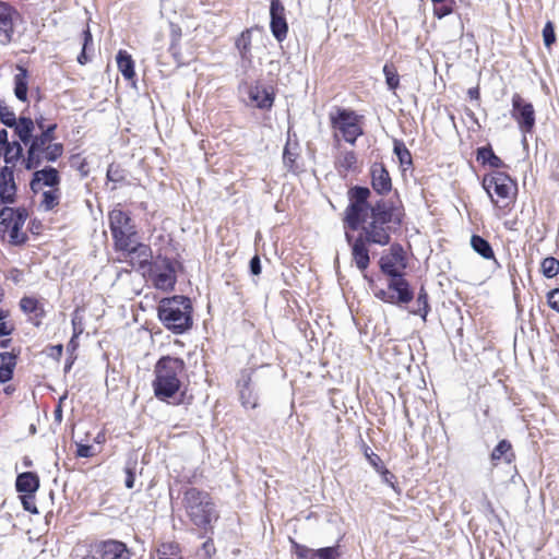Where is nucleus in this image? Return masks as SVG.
<instances>
[{
  "mask_svg": "<svg viewBox=\"0 0 559 559\" xmlns=\"http://www.w3.org/2000/svg\"><path fill=\"white\" fill-rule=\"evenodd\" d=\"M370 190L365 187H354L349 190L350 203L344 213L345 227L359 231V237L369 245L386 246L391 234L401 225L403 213L390 201H378L369 205Z\"/></svg>",
  "mask_w": 559,
  "mask_h": 559,
  "instance_id": "obj_1",
  "label": "nucleus"
},
{
  "mask_svg": "<svg viewBox=\"0 0 559 559\" xmlns=\"http://www.w3.org/2000/svg\"><path fill=\"white\" fill-rule=\"evenodd\" d=\"M56 123L40 133H35V123L28 117H22L17 127V136L27 147L22 163L27 170L38 169L43 164L57 162L64 153V146L56 141Z\"/></svg>",
  "mask_w": 559,
  "mask_h": 559,
  "instance_id": "obj_2",
  "label": "nucleus"
},
{
  "mask_svg": "<svg viewBox=\"0 0 559 559\" xmlns=\"http://www.w3.org/2000/svg\"><path fill=\"white\" fill-rule=\"evenodd\" d=\"M185 373V361L177 357L163 356L154 367L152 382L155 396L163 402L175 399L181 388Z\"/></svg>",
  "mask_w": 559,
  "mask_h": 559,
  "instance_id": "obj_3",
  "label": "nucleus"
},
{
  "mask_svg": "<svg viewBox=\"0 0 559 559\" xmlns=\"http://www.w3.org/2000/svg\"><path fill=\"white\" fill-rule=\"evenodd\" d=\"M191 309L187 297L164 298L158 306V318L168 330L181 334L192 325Z\"/></svg>",
  "mask_w": 559,
  "mask_h": 559,
  "instance_id": "obj_4",
  "label": "nucleus"
},
{
  "mask_svg": "<svg viewBox=\"0 0 559 559\" xmlns=\"http://www.w3.org/2000/svg\"><path fill=\"white\" fill-rule=\"evenodd\" d=\"M183 501L190 521L205 532L211 530L212 524L218 519L211 496L197 488H190L185 492Z\"/></svg>",
  "mask_w": 559,
  "mask_h": 559,
  "instance_id": "obj_5",
  "label": "nucleus"
},
{
  "mask_svg": "<svg viewBox=\"0 0 559 559\" xmlns=\"http://www.w3.org/2000/svg\"><path fill=\"white\" fill-rule=\"evenodd\" d=\"M483 187L499 209H506L514 202L516 183L504 173L497 171L485 176Z\"/></svg>",
  "mask_w": 559,
  "mask_h": 559,
  "instance_id": "obj_6",
  "label": "nucleus"
},
{
  "mask_svg": "<svg viewBox=\"0 0 559 559\" xmlns=\"http://www.w3.org/2000/svg\"><path fill=\"white\" fill-rule=\"evenodd\" d=\"M0 237L9 243L17 246L25 242L27 236L22 228L28 217L25 207H3L0 212Z\"/></svg>",
  "mask_w": 559,
  "mask_h": 559,
  "instance_id": "obj_7",
  "label": "nucleus"
},
{
  "mask_svg": "<svg viewBox=\"0 0 559 559\" xmlns=\"http://www.w3.org/2000/svg\"><path fill=\"white\" fill-rule=\"evenodd\" d=\"M332 128L342 134L343 139L354 144L362 134V117L353 110L337 108L330 114Z\"/></svg>",
  "mask_w": 559,
  "mask_h": 559,
  "instance_id": "obj_8",
  "label": "nucleus"
},
{
  "mask_svg": "<svg viewBox=\"0 0 559 559\" xmlns=\"http://www.w3.org/2000/svg\"><path fill=\"white\" fill-rule=\"evenodd\" d=\"M109 227L116 250L127 249L135 239V227L132 225L130 216L120 209H114L109 213Z\"/></svg>",
  "mask_w": 559,
  "mask_h": 559,
  "instance_id": "obj_9",
  "label": "nucleus"
},
{
  "mask_svg": "<svg viewBox=\"0 0 559 559\" xmlns=\"http://www.w3.org/2000/svg\"><path fill=\"white\" fill-rule=\"evenodd\" d=\"M512 118L523 134L531 133L535 127V110L531 103L519 94L512 96Z\"/></svg>",
  "mask_w": 559,
  "mask_h": 559,
  "instance_id": "obj_10",
  "label": "nucleus"
},
{
  "mask_svg": "<svg viewBox=\"0 0 559 559\" xmlns=\"http://www.w3.org/2000/svg\"><path fill=\"white\" fill-rule=\"evenodd\" d=\"M379 265L381 271L391 278L403 276L402 272L406 267V263L402 247L391 246L390 251L380 258Z\"/></svg>",
  "mask_w": 559,
  "mask_h": 559,
  "instance_id": "obj_11",
  "label": "nucleus"
},
{
  "mask_svg": "<svg viewBox=\"0 0 559 559\" xmlns=\"http://www.w3.org/2000/svg\"><path fill=\"white\" fill-rule=\"evenodd\" d=\"M270 27L273 36L283 41L288 32V25L285 16V7L280 0H272L270 5Z\"/></svg>",
  "mask_w": 559,
  "mask_h": 559,
  "instance_id": "obj_12",
  "label": "nucleus"
},
{
  "mask_svg": "<svg viewBox=\"0 0 559 559\" xmlns=\"http://www.w3.org/2000/svg\"><path fill=\"white\" fill-rule=\"evenodd\" d=\"M94 552L99 559H131L130 550L126 544L114 539L95 545Z\"/></svg>",
  "mask_w": 559,
  "mask_h": 559,
  "instance_id": "obj_13",
  "label": "nucleus"
},
{
  "mask_svg": "<svg viewBox=\"0 0 559 559\" xmlns=\"http://www.w3.org/2000/svg\"><path fill=\"white\" fill-rule=\"evenodd\" d=\"M59 183V171L53 167H45L34 173L33 179L31 181V189L35 193H37L41 191L45 187H49L50 189H57Z\"/></svg>",
  "mask_w": 559,
  "mask_h": 559,
  "instance_id": "obj_14",
  "label": "nucleus"
},
{
  "mask_svg": "<svg viewBox=\"0 0 559 559\" xmlns=\"http://www.w3.org/2000/svg\"><path fill=\"white\" fill-rule=\"evenodd\" d=\"M17 12L7 2L0 1V43L7 45L11 41L14 31V19Z\"/></svg>",
  "mask_w": 559,
  "mask_h": 559,
  "instance_id": "obj_15",
  "label": "nucleus"
},
{
  "mask_svg": "<svg viewBox=\"0 0 559 559\" xmlns=\"http://www.w3.org/2000/svg\"><path fill=\"white\" fill-rule=\"evenodd\" d=\"M346 240L352 247V259L355 265L361 271H366L370 263L368 246L365 239L359 236L353 240V236L346 233Z\"/></svg>",
  "mask_w": 559,
  "mask_h": 559,
  "instance_id": "obj_16",
  "label": "nucleus"
},
{
  "mask_svg": "<svg viewBox=\"0 0 559 559\" xmlns=\"http://www.w3.org/2000/svg\"><path fill=\"white\" fill-rule=\"evenodd\" d=\"M388 286L393 294L394 305L408 304L413 300L414 293L409 283L403 276L391 278Z\"/></svg>",
  "mask_w": 559,
  "mask_h": 559,
  "instance_id": "obj_17",
  "label": "nucleus"
},
{
  "mask_svg": "<svg viewBox=\"0 0 559 559\" xmlns=\"http://www.w3.org/2000/svg\"><path fill=\"white\" fill-rule=\"evenodd\" d=\"M16 192L14 170L4 166L0 170V198L3 203H12Z\"/></svg>",
  "mask_w": 559,
  "mask_h": 559,
  "instance_id": "obj_18",
  "label": "nucleus"
},
{
  "mask_svg": "<svg viewBox=\"0 0 559 559\" xmlns=\"http://www.w3.org/2000/svg\"><path fill=\"white\" fill-rule=\"evenodd\" d=\"M372 188L378 193H386L392 188V182L388 170L382 164H373L371 167Z\"/></svg>",
  "mask_w": 559,
  "mask_h": 559,
  "instance_id": "obj_19",
  "label": "nucleus"
},
{
  "mask_svg": "<svg viewBox=\"0 0 559 559\" xmlns=\"http://www.w3.org/2000/svg\"><path fill=\"white\" fill-rule=\"evenodd\" d=\"M20 308L29 317V321H32L36 326L41 323L45 310L43 305L36 298L28 296L23 297L20 300Z\"/></svg>",
  "mask_w": 559,
  "mask_h": 559,
  "instance_id": "obj_20",
  "label": "nucleus"
},
{
  "mask_svg": "<svg viewBox=\"0 0 559 559\" xmlns=\"http://www.w3.org/2000/svg\"><path fill=\"white\" fill-rule=\"evenodd\" d=\"M248 97L251 104L260 109H270L274 102L273 94L258 85L248 88Z\"/></svg>",
  "mask_w": 559,
  "mask_h": 559,
  "instance_id": "obj_21",
  "label": "nucleus"
},
{
  "mask_svg": "<svg viewBox=\"0 0 559 559\" xmlns=\"http://www.w3.org/2000/svg\"><path fill=\"white\" fill-rule=\"evenodd\" d=\"M120 251L126 252L131 259H135L139 266L146 265L151 258L152 251L148 246L138 242L135 239L130 242V246L127 249H121Z\"/></svg>",
  "mask_w": 559,
  "mask_h": 559,
  "instance_id": "obj_22",
  "label": "nucleus"
},
{
  "mask_svg": "<svg viewBox=\"0 0 559 559\" xmlns=\"http://www.w3.org/2000/svg\"><path fill=\"white\" fill-rule=\"evenodd\" d=\"M16 490L33 496L39 487L38 476L31 472L22 473L16 478Z\"/></svg>",
  "mask_w": 559,
  "mask_h": 559,
  "instance_id": "obj_23",
  "label": "nucleus"
},
{
  "mask_svg": "<svg viewBox=\"0 0 559 559\" xmlns=\"http://www.w3.org/2000/svg\"><path fill=\"white\" fill-rule=\"evenodd\" d=\"M117 66L124 79L131 80L134 78V62L126 50H119L116 57Z\"/></svg>",
  "mask_w": 559,
  "mask_h": 559,
  "instance_id": "obj_24",
  "label": "nucleus"
},
{
  "mask_svg": "<svg viewBox=\"0 0 559 559\" xmlns=\"http://www.w3.org/2000/svg\"><path fill=\"white\" fill-rule=\"evenodd\" d=\"M335 165L338 171H355L357 169V156L353 151H341Z\"/></svg>",
  "mask_w": 559,
  "mask_h": 559,
  "instance_id": "obj_25",
  "label": "nucleus"
},
{
  "mask_svg": "<svg viewBox=\"0 0 559 559\" xmlns=\"http://www.w3.org/2000/svg\"><path fill=\"white\" fill-rule=\"evenodd\" d=\"M0 150L3 151L4 154V162L5 166L14 168L16 162L22 157L23 154V147L20 142H11V144H8Z\"/></svg>",
  "mask_w": 559,
  "mask_h": 559,
  "instance_id": "obj_26",
  "label": "nucleus"
},
{
  "mask_svg": "<svg viewBox=\"0 0 559 559\" xmlns=\"http://www.w3.org/2000/svg\"><path fill=\"white\" fill-rule=\"evenodd\" d=\"M477 160L493 168H500L503 165L502 160L489 146L479 147L477 150Z\"/></svg>",
  "mask_w": 559,
  "mask_h": 559,
  "instance_id": "obj_27",
  "label": "nucleus"
},
{
  "mask_svg": "<svg viewBox=\"0 0 559 559\" xmlns=\"http://www.w3.org/2000/svg\"><path fill=\"white\" fill-rule=\"evenodd\" d=\"M472 248L484 259H493L495 254L490 243L480 236L474 235L471 238Z\"/></svg>",
  "mask_w": 559,
  "mask_h": 559,
  "instance_id": "obj_28",
  "label": "nucleus"
},
{
  "mask_svg": "<svg viewBox=\"0 0 559 559\" xmlns=\"http://www.w3.org/2000/svg\"><path fill=\"white\" fill-rule=\"evenodd\" d=\"M14 94L15 96L22 100H26L27 96V73L26 70L20 68L19 73L14 76Z\"/></svg>",
  "mask_w": 559,
  "mask_h": 559,
  "instance_id": "obj_29",
  "label": "nucleus"
},
{
  "mask_svg": "<svg viewBox=\"0 0 559 559\" xmlns=\"http://www.w3.org/2000/svg\"><path fill=\"white\" fill-rule=\"evenodd\" d=\"M0 357L3 364L0 366V382H7L12 378L15 357L10 353H1Z\"/></svg>",
  "mask_w": 559,
  "mask_h": 559,
  "instance_id": "obj_30",
  "label": "nucleus"
},
{
  "mask_svg": "<svg viewBox=\"0 0 559 559\" xmlns=\"http://www.w3.org/2000/svg\"><path fill=\"white\" fill-rule=\"evenodd\" d=\"M250 378H248L243 385L240 389V400L241 404L246 408H255L258 405V396L257 394L251 390L250 385Z\"/></svg>",
  "mask_w": 559,
  "mask_h": 559,
  "instance_id": "obj_31",
  "label": "nucleus"
},
{
  "mask_svg": "<svg viewBox=\"0 0 559 559\" xmlns=\"http://www.w3.org/2000/svg\"><path fill=\"white\" fill-rule=\"evenodd\" d=\"M21 118L16 119L15 114L4 104H0V121L9 128H14L17 135V127L21 123Z\"/></svg>",
  "mask_w": 559,
  "mask_h": 559,
  "instance_id": "obj_32",
  "label": "nucleus"
},
{
  "mask_svg": "<svg viewBox=\"0 0 559 559\" xmlns=\"http://www.w3.org/2000/svg\"><path fill=\"white\" fill-rule=\"evenodd\" d=\"M60 189H50L43 192L40 207L45 211H50L59 204Z\"/></svg>",
  "mask_w": 559,
  "mask_h": 559,
  "instance_id": "obj_33",
  "label": "nucleus"
},
{
  "mask_svg": "<svg viewBox=\"0 0 559 559\" xmlns=\"http://www.w3.org/2000/svg\"><path fill=\"white\" fill-rule=\"evenodd\" d=\"M393 151L397 156L401 165L411 166L412 165V155L408 148L402 141L395 140Z\"/></svg>",
  "mask_w": 559,
  "mask_h": 559,
  "instance_id": "obj_34",
  "label": "nucleus"
},
{
  "mask_svg": "<svg viewBox=\"0 0 559 559\" xmlns=\"http://www.w3.org/2000/svg\"><path fill=\"white\" fill-rule=\"evenodd\" d=\"M540 267L544 276L552 278L559 273V261L552 257L545 258Z\"/></svg>",
  "mask_w": 559,
  "mask_h": 559,
  "instance_id": "obj_35",
  "label": "nucleus"
},
{
  "mask_svg": "<svg viewBox=\"0 0 559 559\" xmlns=\"http://www.w3.org/2000/svg\"><path fill=\"white\" fill-rule=\"evenodd\" d=\"M236 46L242 58H247L251 46V32H242L236 41Z\"/></svg>",
  "mask_w": 559,
  "mask_h": 559,
  "instance_id": "obj_36",
  "label": "nucleus"
},
{
  "mask_svg": "<svg viewBox=\"0 0 559 559\" xmlns=\"http://www.w3.org/2000/svg\"><path fill=\"white\" fill-rule=\"evenodd\" d=\"M417 304H418V309L416 311H413V313L418 314L424 320H426V317L429 312V304H428V295L424 287H421L418 293Z\"/></svg>",
  "mask_w": 559,
  "mask_h": 559,
  "instance_id": "obj_37",
  "label": "nucleus"
},
{
  "mask_svg": "<svg viewBox=\"0 0 559 559\" xmlns=\"http://www.w3.org/2000/svg\"><path fill=\"white\" fill-rule=\"evenodd\" d=\"M174 284L175 278L170 271L158 273L155 276V286L159 289L173 288Z\"/></svg>",
  "mask_w": 559,
  "mask_h": 559,
  "instance_id": "obj_38",
  "label": "nucleus"
},
{
  "mask_svg": "<svg viewBox=\"0 0 559 559\" xmlns=\"http://www.w3.org/2000/svg\"><path fill=\"white\" fill-rule=\"evenodd\" d=\"M383 73L385 75V81L390 90H395L399 86V75L393 67L385 64L383 67Z\"/></svg>",
  "mask_w": 559,
  "mask_h": 559,
  "instance_id": "obj_39",
  "label": "nucleus"
},
{
  "mask_svg": "<svg viewBox=\"0 0 559 559\" xmlns=\"http://www.w3.org/2000/svg\"><path fill=\"white\" fill-rule=\"evenodd\" d=\"M158 557L174 558L179 554V546L175 543H164L157 549Z\"/></svg>",
  "mask_w": 559,
  "mask_h": 559,
  "instance_id": "obj_40",
  "label": "nucleus"
},
{
  "mask_svg": "<svg viewBox=\"0 0 559 559\" xmlns=\"http://www.w3.org/2000/svg\"><path fill=\"white\" fill-rule=\"evenodd\" d=\"M72 328L74 336H80L84 331V318L80 309H75L72 313Z\"/></svg>",
  "mask_w": 559,
  "mask_h": 559,
  "instance_id": "obj_41",
  "label": "nucleus"
},
{
  "mask_svg": "<svg viewBox=\"0 0 559 559\" xmlns=\"http://www.w3.org/2000/svg\"><path fill=\"white\" fill-rule=\"evenodd\" d=\"M83 39H84L83 48H82L81 53L78 57V62L80 64H85L88 60V58L86 56V50H87L88 46L92 45V41H93L92 34H91L88 27L83 31Z\"/></svg>",
  "mask_w": 559,
  "mask_h": 559,
  "instance_id": "obj_42",
  "label": "nucleus"
},
{
  "mask_svg": "<svg viewBox=\"0 0 559 559\" xmlns=\"http://www.w3.org/2000/svg\"><path fill=\"white\" fill-rule=\"evenodd\" d=\"M313 557L320 559H337L340 557L338 548L336 546L325 547L314 550Z\"/></svg>",
  "mask_w": 559,
  "mask_h": 559,
  "instance_id": "obj_43",
  "label": "nucleus"
},
{
  "mask_svg": "<svg viewBox=\"0 0 559 559\" xmlns=\"http://www.w3.org/2000/svg\"><path fill=\"white\" fill-rule=\"evenodd\" d=\"M511 450V444L507 440L500 441L491 453L492 461L500 460Z\"/></svg>",
  "mask_w": 559,
  "mask_h": 559,
  "instance_id": "obj_44",
  "label": "nucleus"
},
{
  "mask_svg": "<svg viewBox=\"0 0 559 559\" xmlns=\"http://www.w3.org/2000/svg\"><path fill=\"white\" fill-rule=\"evenodd\" d=\"M543 38L546 47H550L556 41L554 25L547 22L543 28Z\"/></svg>",
  "mask_w": 559,
  "mask_h": 559,
  "instance_id": "obj_45",
  "label": "nucleus"
},
{
  "mask_svg": "<svg viewBox=\"0 0 559 559\" xmlns=\"http://www.w3.org/2000/svg\"><path fill=\"white\" fill-rule=\"evenodd\" d=\"M292 544H293V549H294V552L296 554V556L300 559H309V558H313V552L314 550L313 549H310L304 545H300L294 540H292Z\"/></svg>",
  "mask_w": 559,
  "mask_h": 559,
  "instance_id": "obj_46",
  "label": "nucleus"
},
{
  "mask_svg": "<svg viewBox=\"0 0 559 559\" xmlns=\"http://www.w3.org/2000/svg\"><path fill=\"white\" fill-rule=\"evenodd\" d=\"M436 7L433 9V13L437 17L442 19L445 15H449L452 12V7L449 4L442 3H435Z\"/></svg>",
  "mask_w": 559,
  "mask_h": 559,
  "instance_id": "obj_47",
  "label": "nucleus"
},
{
  "mask_svg": "<svg viewBox=\"0 0 559 559\" xmlns=\"http://www.w3.org/2000/svg\"><path fill=\"white\" fill-rule=\"evenodd\" d=\"M374 296L383 302L394 305L393 294L391 293V290L389 288L374 290Z\"/></svg>",
  "mask_w": 559,
  "mask_h": 559,
  "instance_id": "obj_48",
  "label": "nucleus"
},
{
  "mask_svg": "<svg viewBox=\"0 0 559 559\" xmlns=\"http://www.w3.org/2000/svg\"><path fill=\"white\" fill-rule=\"evenodd\" d=\"M548 304L554 310L559 312V288H556L548 294Z\"/></svg>",
  "mask_w": 559,
  "mask_h": 559,
  "instance_id": "obj_49",
  "label": "nucleus"
},
{
  "mask_svg": "<svg viewBox=\"0 0 559 559\" xmlns=\"http://www.w3.org/2000/svg\"><path fill=\"white\" fill-rule=\"evenodd\" d=\"M250 272L252 275H260L261 272H262V267H261V261H260V258L258 255H254L251 260H250Z\"/></svg>",
  "mask_w": 559,
  "mask_h": 559,
  "instance_id": "obj_50",
  "label": "nucleus"
},
{
  "mask_svg": "<svg viewBox=\"0 0 559 559\" xmlns=\"http://www.w3.org/2000/svg\"><path fill=\"white\" fill-rule=\"evenodd\" d=\"M76 455L80 457H90L93 455V448L91 445L78 444Z\"/></svg>",
  "mask_w": 559,
  "mask_h": 559,
  "instance_id": "obj_51",
  "label": "nucleus"
},
{
  "mask_svg": "<svg viewBox=\"0 0 559 559\" xmlns=\"http://www.w3.org/2000/svg\"><path fill=\"white\" fill-rule=\"evenodd\" d=\"M202 551L204 552L206 559H210L213 556V554L215 552V547L212 539H209L203 543Z\"/></svg>",
  "mask_w": 559,
  "mask_h": 559,
  "instance_id": "obj_52",
  "label": "nucleus"
},
{
  "mask_svg": "<svg viewBox=\"0 0 559 559\" xmlns=\"http://www.w3.org/2000/svg\"><path fill=\"white\" fill-rule=\"evenodd\" d=\"M367 459L369 461V463L378 471V472H381L382 471V465H381V459L374 454V453H371V454H367Z\"/></svg>",
  "mask_w": 559,
  "mask_h": 559,
  "instance_id": "obj_53",
  "label": "nucleus"
},
{
  "mask_svg": "<svg viewBox=\"0 0 559 559\" xmlns=\"http://www.w3.org/2000/svg\"><path fill=\"white\" fill-rule=\"evenodd\" d=\"M284 163L292 165L295 162V154L290 152L289 144H286L283 153Z\"/></svg>",
  "mask_w": 559,
  "mask_h": 559,
  "instance_id": "obj_54",
  "label": "nucleus"
},
{
  "mask_svg": "<svg viewBox=\"0 0 559 559\" xmlns=\"http://www.w3.org/2000/svg\"><path fill=\"white\" fill-rule=\"evenodd\" d=\"M31 498H32V496L31 497H27V496L23 497V499H22L23 507H24L25 510H27V511H29L32 513H37L38 511H37L36 507L34 506V503L31 501Z\"/></svg>",
  "mask_w": 559,
  "mask_h": 559,
  "instance_id": "obj_55",
  "label": "nucleus"
},
{
  "mask_svg": "<svg viewBox=\"0 0 559 559\" xmlns=\"http://www.w3.org/2000/svg\"><path fill=\"white\" fill-rule=\"evenodd\" d=\"M33 122L35 123V130L37 129V131H38L37 133H40V132H43V130H46L49 128V124H45V118L43 116L33 120Z\"/></svg>",
  "mask_w": 559,
  "mask_h": 559,
  "instance_id": "obj_56",
  "label": "nucleus"
},
{
  "mask_svg": "<svg viewBox=\"0 0 559 559\" xmlns=\"http://www.w3.org/2000/svg\"><path fill=\"white\" fill-rule=\"evenodd\" d=\"M382 473V476H383V481L386 483L388 485H390L394 490H396L395 486H394V483H393V474H391L388 469H383L381 471Z\"/></svg>",
  "mask_w": 559,
  "mask_h": 559,
  "instance_id": "obj_57",
  "label": "nucleus"
},
{
  "mask_svg": "<svg viewBox=\"0 0 559 559\" xmlns=\"http://www.w3.org/2000/svg\"><path fill=\"white\" fill-rule=\"evenodd\" d=\"M78 337L79 336H74V334L72 335L71 340L69 341V343L67 345L68 352L74 353L76 350V348L79 347Z\"/></svg>",
  "mask_w": 559,
  "mask_h": 559,
  "instance_id": "obj_58",
  "label": "nucleus"
},
{
  "mask_svg": "<svg viewBox=\"0 0 559 559\" xmlns=\"http://www.w3.org/2000/svg\"><path fill=\"white\" fill-rule=\"evenodd\" d=\"M134 480H135L134 474L132 473V471L130 468H127L126 487L129 489L133 488Z\"/></svg>",
  "mask_w": 559,
  "mask_h": 559,
  "instance_id": "obj_59",
  "label": "nucleus"
},
{
  "mask_svg": "<svg viewBox=\"0 0 559 559\" xmlns=\"http://www.w3.org/2000/svg\"><path fill=\"white\" fill-rule=\"evenodd\" d=\"M13 328L5 322H0V336H7L12 333Z\"/></svg>",
  "mask_w": 559,
  "mask_h": 559,
  "instance_id": "obj_60",
  "label": "nucleus"
},
{
  "mask_svg": "<svg viewBox=\"0 0 559 559\" xmlns=\"http://www.w3.org/2000/svg\"><path fill=\"white\" fill-rule=\"evenodd\" d=\"M63 346L61 344L55 345L51 347L50 356L59 359L62 355Z\"/></svg>",
  "mask_w": 559,
  "mask_h": 559,
  "instance_id": "obj_61",
  "label": "nucleus"
},
{
  "mask_svg": "<svg viewBox=\"0 0 559 559\" xmlns=\"http://www.w3.org/2000/svg\"><path fill=\"white\" fill-rule=\"evenodd\" d=\"M8 144H11V142L8 141V131L2 129L0 131V148Z\"/></svg>",
  "mask_w": 559,
  "mask_h": 559,
  "instance_id": "obj_62",
  "label": "nucleus"
},
{
  "mask_svg": "<svg viewBox=\"0 0 559 559\" xmlns=\"http://www.w3.org/2000/svg\"><path fill=\"white\" fill-rule=\"evenodd\" d=\"M468 96L472 98V99H478L479 98V91L478 88L474 87V88H469L468 90Z\"/></svg>",
  "mask_w": 559,
  "mask_h": 559,
  "instance_id": "obj_63",
  "label": "nucleus"
},
{
  "mask_svg": "<svg viewBox=\"0 0 559 559\" xmlns=\"http://www.w3.org/2000/svg\"><path fill=\"white\" fill-rule=\"evenodd\" d=\"M55 416H56L57 419L61 420L62 409H61L60 406L55 411Z\"/></svg>",
  "mask_w": 559,
  "mask_h": 559,
  "instance_id": "obj_64",
  "label": "nucleus"
}]
</instances>
